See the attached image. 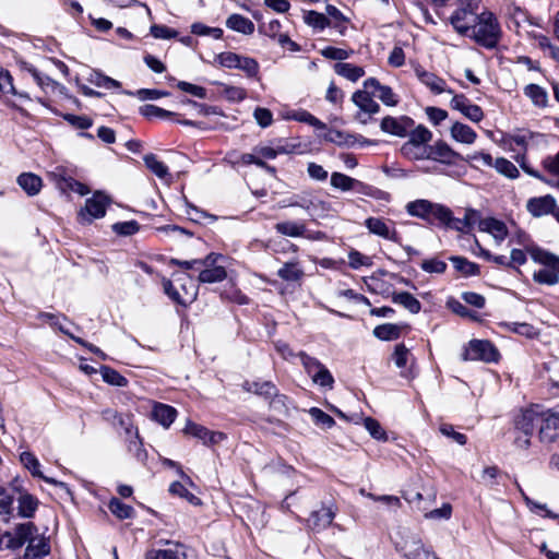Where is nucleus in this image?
Returning <instances> with one entry per match:
<instances>
[{
  "label": "nucleus",
  "instance_id": "obj_1",
  "mask_svg": "<svg viewBox=\"0 0 559 559\" xmlns=\"http://www.w3.org/2000/svg\"><path fill=\"white\" fill-rule=\"evenodd\" d=\"M500 34V27L493 14L483 11L468 36L480 46L492 49L498 45Z\"/></svg>",
  "mask_w": 559,
  "mask_h": 559
},
{
  "label": "nucleus",
  "instance_id": "obj_2",
  "mask_svg": "<svg viewBox=\"0 0 559 559\" xmlns=\"http://www.w3.org/2000/svg\"><path fill=\"white\" fill-rule=\"evenodd\" d=\"M532 260L542 265V269L534 272V282L554 286L559 283V257L545 249H535L532 251Z\"/></svg>",
  "mask_w": 559,
  "mask_h": 559
},
{
  "label": "nucleus",
  "instance_id": "obj_3",
  "mask_svg": "<svg viewBox=\"0 0 559 559\" xmlns=\"http://www.w3.org/2000/svg\"><path fill=\"white\" fill-rule=\"evenodd\" d=\"M406 211L411 216L421 218L430 224L438 222L442 225L443 222L450 219V209L448 206L425 199L408 202Z\"/></svg>",
  "mask_w": 559,
  "mask_h": 559
},
{
  "label": "nucleus",
  "instance_id": "obj_4",
  "mask_svg": "<svg viewBox=\"0 0 559 559\" xmlns=\"http://www.w3.org/2000/svg\"><path fill=\"white\" fill-rule=\"evenodd\" d=\"M176 281L182 282L181 292L174 286L170 280L163 278V288L165 294L180 305L191 304L198 295V289L193 280L186 274H178Z\"/></svg>",
  "mask_w": 559,
  "mask_h": 559
},
{
  "label": "nucleus",
  "instance_id": "obj_5",
  "mask_svg": "<svg viewBox=\"0 0 559 559\" xmlns=\"http://www.w3.org/2000/svg\"><path fill=\"white\" fill-rule=\"evenodd\" d=\"M145 559H193L191 551L182 544L171 540H159L148 549Z\"/></svg>",
  "mask_w": 559,
  "mask_h": 559
},
{
  "label": "nucleus",
  "instance_id": "obj_6",
  "mask_svg": "<svg viewBox=\"0 0 559 559\" xmlns=\"http://www.w3.org/2000/svg\"><path fill=\"white\" fill-rule=\"evenodd\" d=\"M462 360H484L486 362L497 361L499 353L489 341L474 340L468 343L461 355Z\"/></svg>",
  "mask_w": 559,
  "mask_h": 559
},
{
  "label": "nucleus",
  "instance_id": "obj_7",
  "mask_svg": "<svg viewBox=\"0 0 559 559\" xmlns=\"http://www.w3.org/2000/svg\"><path fill=\"white\" fill-rule=\"evenodd\" d=\"M539 408L531 407L523 411L515 419V428L524 433V438L518 437L515 442L521 448H526L530 444V437L533 435L535 428L540 424Z\"/></svg>",
  "mask_w": 559,
  "mask_h": 559
},
{
  "label": "nucleus",
  "instance_id": "obj_8",
  "mask_svg": "<svg viewBox=\"0 0 559 559\" xmlns=\"http://www.w3.org/2000/svg\"><path fill=\"white\" fill-rule=\"evenodd\" d=\"M108 205L109 200L105 194L100 192L95 193L85 201L84 207L79 213V222L81 224H91L94 219L104 217Z\"/></svg>",
  "mask_w": 559,
  "mask_h": 559
},
{
  "label": "nucleus",
  "instance_id": "obj_9",
  "mask_svg": "<svg viewBox=\"0 0 559 559\" xmlns=\"http://www.w3.org/2000/svg\"><path fill=\"white\" fill-rule=\"evenodd\" d=\"M373 97L371 88L359 90L352 95L353 103L360 110L357 114L356 119L364 124L368 123L372 115L380 111V106L374 102Z\"/></svg>",
  "mask_w": 559,
  "mask_h": 559
},
{
  "label": "nucleus",
  "instance_id": "obj_10",
  "mask_svg": "<svg viewBox=\"0 0 559 559\" xmlns=\"http://www.w3.org/2000/svg\"><path fill=\"white\" fill-rule=\"evenodd\" d=\"M539 438L551 442L559 437V405L547 411H539Z\"/></svg>",
  "mask_w": 559,
  "mask_h": 559
},
{
  "label": "nucleus",
  "instance_id": "obj_11",
  "mask_svg": "<svg viewBox=\"0 0 559 559\" xmlns=\"http://www.w3.org/2000/svg\"><path fill=\"white\" fill-rule=\"evenodd\" d=\"M478 16L477 11L460 7L450 16V23L460 35L468 36Z\"/></svg>",
  "mask_w": 559,
  "mask_h": 559
},
{
  "label": "nucleus",
  "instance_id": "obj_12",
  "mask_svg": "<svg viewBox=\"0 0 559 559\" xmlns=\"http://www.w3.org/2000/svg\"><path fill=\"white\" fill-rule=\"evenodd\" d=\"M415 122L407 116L392 117L386 116L381 120L380 128L383 132L404 138L409 130L414 128Z\"/></svg>",
  "mask_w": 559,
  "mask_h": 559
},
{
  "label": "nucleus",
  "instance_id": "obj_13",
  "mask_svg": "<svg viewBox=\"0 0 559 559\" xmlns=\"http://www.w3.org/2000/svg\"><path fill=\"white\" fill-rule=\"evenodd\" d=\"M526 210L534 217L551 214L556 218V213L559 212L555 198L549 194L530 199Z\"/></svg>",
  "mask_w": 559,
  "mask_h": 559
},
{
  "label": "nucleus",
  "instance_id": "obj_14",
  "mask_svg": "<svg viewBox=\"0 0 559 559\" xmlns=\"http://www.w3.org/2000/svg\"><path fill=\"white\" fill-rule=\"evenodd\" d=\"M450 106L473 122H479L484 118L483 109L478 105L473 104L464 94H454Z\"/></svg>",
  "mask_w": 559,
  "mask_h": 559
},
{
  "label": "nucleus",
  "instance_id": "obj_15",
  "mask_svg": "<svg viewBox=\"0 0 559 559\" xmlns=\"http://www.w3.org/2000/svg\"><path fill=\"white\" fill-rule=\"evenodd\" d=\"M183 432L186 435L198 438L205 445L217 444L226 438L225 433L223 432L209 430L206 427L190 420L186 424Z\"/></svg>",
  "mask_w": 559,
  "mask_h": 559
},
{
  "label": "nucleus",
  "instance_id": "obj_16",
  "mask_svg": "<svg viewBox=\"0 0 559 559\" xmlns=\"http://www.w3.org/2000/svg\"><path fill=\"white\" fill-rule=\"evenodd\" d=\"M429 159L452 165L456 159H463V157L444 141H437L429 145Z\"/></svg>",
  "mask_w": 559,
  "mask_h": 559
},
{
  "label": "nucleus",
  "instance_id": "obj_17",
  "mask_svg": "<svg viewBox=\"0 0 559 559\" xmlns=\"http://www.w3.org/2000/svg\"><path fill=\"white\" fill-rule=\"evenodd\" d=\"M365 88H371V94L384 105L393 107L399 103L397 95L388 85H382L377 79L370 78L364 82Z\"/></svg>",
  "mask_w": 559,
  "mask_h": 559
},
{
  "label": "nucleus",
  "instance_id": "obj_18",
  "mask_svg": "<svg viewBox=\"0 0 559 559\" xmlns=\"http://www.w3.org/2000/svg\"><path fill=\"white\" fill-rule=\"evenodd\" d=\"M365 226L369 233L382 237L388 240L396 241L397 233L393 227L391 221H385L380 217H368L365 221Z\"/></svg>",
  "mask_w": 559,
  "mask_h": 559
},
{
  "label": "nucleus",
  "instance_id": "obj_19",
  "mask_svg": "<svg viewBox=\"0 0 559 559\" xmlns=\"http://www.w3.org/2000/svg\"><path fill=\"white\" fill-rule=\"evenodd\" d=\"M330 183L333 188L341 191L357 190L360 193L370 194L368 186L342 173H332Z\"/></svg>",
  "mask_w": 559,
  "mask_h": 559
},
{
  "label": "nucleus",
  "instance_id": "obj_20",
  "mask_svg": "<svg viewBox=\"0 0 559 559\" xmlns=\"http://www.w3.org/2000/svg\"><path fill=\"white\" fill-rule=\"evenodd\" d=\"M274 228L278 234L293 238L307 237L309 239H321L323 237V234L321 231H317L313 235H306V225L299 222H280L275 224Z\"/></svg>",
  "mask_w": 559,
  "mask_h": 559
},
{
  "label": "nucleus",
  "instance_id": "obj_21",
  "mask_svg": "<svg viewBox=\"0 0 559 559\" xmlns=\"http://www.w3.org/2000/svg\"><path fill=\"white\" fill-rule=\"evenodd\" d=\"M479 230L491 235L498 245L510 235L506 223L493 217H486L479 222Z\"/></svg>",
  "mask_w": 559,
  "mask_h": 559
},
{
  "label": "nucleus",
  "instance_id": "obj_22",
  "mask_svg": "<svg viewBox=\"0 0 559 559\" xmlns=\"http://www.w3.org/2000/svg\"><path fill=\"white\" fill-rule=\"evenodd\" d=\"M289 206H298L304 209L309 215H321L333 211L332 205L319 198H300L299 201H294L288 204Z\"/></svg>",
  "mask_w": 559,
  "mask_h": 559
},
{
  "label": "nucleus",
  "instance_id": "obj_23",
  "mask_svg": "<svg viewBox=\"0 0 559 559\" xmlns=\"http://www.w3.org/2000/svg\"><path fill=\"white\" fill-rule=\"evenodd\" d=\"M416 76L418 80L427 86L432 93L435 94H441V93H449L453 94L452 90L447 88L445 81L436 75L435 73L428 72L424 69H416Z\"/></svg>",
  "mask_w": 559,
  "mask_h": 559
},
{
  "label": "nucleus",
  "instance_id": "obj_24",
  "mask_svg": "<svg viewBox=\"0 0 559 559\" xmlns=\"http://www.w3.org/2000/svg\"><path fill=\"white\" fill-rule=\"evenodd\" d=\"M402 550L408 559H428L430 551L426 549L421 539L415 535H409L403 543Z\"/></svg>",
  "mask_w": 559,
  "mask_h": 559
},
{
  "label": "nucleus",
  "instance_id": "obj_25",
  "mask_svg": "<svg viewBox=\"0 0 559 559\" xmlns=\"http://www.w3.org/2000/svg\"><path fill=\"white\" fill-rule=\"evenodd\" d=\"M218 255L213 253L212 261L209 265H202L199 274V281L201 283H217L222 282L226 278L227 273L225 267L223 266H213V264L217 261Z\"/></svg>",
  "mask_w": 559,
  "mask_h": 559
},
{
  "label": "nucleus",
  "instance_id": "obj_26",
  "mask_svg": "<svg viewBox=\"0 0 559 559\" xmlns=\"http://www.w3.org/2000/svg\"><path fill=\"white\" fill-rule=\"evenodd\" d=\"M334 518L335 512L331 508L322 507L320 510L311 512L308 525L311 530L321 531L329 527Z\"/></svg>",
  "mask_w": 559,
  "mask_h": 559
},
{
  "label": "nucleus",
  "instance_id": "obj_27",
  "mask_svg": "<svg viewBox=\"0 0 559 559\" xmlns=\"http://www.w3.org/2000/svg\"><path fill=\"white\" fill-rule=\"evenodd\" d=\"M22 464L32 473L33 476L39 477L48 484L56 486H64L63 483L58 481L53 478L44 476L40 472V464L36 456L31 452H22L20 455Z\"/></svg>",
  "mask_w": 559,
  "mask_h": 559
},
{
  "label": "nucleus",
  "instance_id": "obj_28",
  "mask_svg": "<svg viewBox=\"0 0 559 559\" xmlns=\"http://www.w3.org/2000/svg\"><path fill=\"white\" fill-rule=\"evenodd\" d=\"M451 138L463 144H473L477 139V133L467 124L454 122L450 128Z\"/></svg>",
  "mask_w": 559,
  "mask_h": 559
},
{
  "label": "nucleus",
  "instance_id": "obj_29",
  "mask_svg": "<svg viewBox=\"0 0 559 559\" xmlns=\"http://www.w3.org/2000/svg\"><path fill=\"white\" fill-rule=\"evenodd\" d=\"M152 416L164 428H168L174 423L177 411L169 405L157 403L153 408Z\"/></svg>",
  "mask_w": 559,
  "mask_h": 559
},
{
  "label": "nucleus",
  "instance_id": "obj_30",
  "mask_svg": "<svg viewBox=\"0 0 559 559\" xmlns=\"http://www.w3.org/2000/svg\"><path fill=\"white\" fill-rule=\"evenodd\" d=\"M17 183L28 195L38 194L43 187L41 178L32 173L21 174L17 177Z\"/></svg>",
  "mask_w": 559,
  "mask_h": 559
},
{
  "label": "nucleus",
  "instance_id": "obj_31",
  "mask_svg": "<svg viewBox=\"0 0 559 559\" xmlns=\"http://www.w3.org/2000/svg\"><path fill=\"white\" fill-rule=\"evenodd\" d=\"M226 26L235 32L251 35L254 32V24L248 17L240 14H231L226 20Z\"/></svg>",
  "mask_w": 559,
  "mask_h": 559
},
{
  "label": "nucleus",
  "instance_id": "obj_32",
  "mask_svg": "<svg viewBox=\"0 0 559 559\" xmlns=\"http://www.w3.org/2000/svg\"><path fill=\"white\" fill-rule=\"evenodd\" d=\"M242 388L266 399L276 395L277 392L276 386L270 381H246Z\"/></svg>",
  "mask_w": 559,
  "mask_h": 559
},
{
  "label": "nucleus",
  "instance_id": "obj_33",
  "mask_svg": "<svg viewBox=\"0 0 559 559\" xmlns=\"http://www.w3.org/2000/svg\"><path fill=\"white\" fill-rule=\"evenodd\" d=\"M401 152L411 160L429 159V145L405 142L401 147Z\"/></svg>",
  "mask_w": 559,
  "mask_h": 559
},
{
  "label": "nucleus",
  "instance_id": "obj_34",
  "mask_svg": "<svg viewBox=\"0 0 559 559\" xmlns=\"http://www.w3.org/2000/svg\"><path fill=\"white\" fill-rule=\"evenodd\" d=\"M334 71L338 75H341L352 82H356L365 75L364 68L352 64V63H346V62L336 63L334 66Z\"/></svg>",
  "mask_w": 559,
  "mask_h": 559
},
{
  "label": "nucleus",
  "instance_id": "obj_35",
  "mask_svg": "<svg viewBox=\"0 0 559 559\" xmlns=\"http://www.w3.org/2000/svg\"><path fill=\"white\" fill-rule=\"evenodd\" d=\"M392 300L394 304L401 305L412 313H418L421 309L419 300L407 292L394 293Z\"/></svg>",
  "mask_w": 559,
  "mask_h": 559
},
{
  "label": "nucleus",
  "instance_id": "obj_36",
  "mask_svg": "<svg viewBox=\"0 0 559 559\" xmlns=\"http://www.w3.org/2000/svg\"><path fill=\"white\" fill-rule=\"evenodd\" d=\"M509 236H510V239H509L510 245L515 243V245L520 246L531 257H532L533 250L542 249L540 247H538L537 245L534 243V241L532 240L530 235L527 233H525L524 230L519 229L515 233H510Z\"/></svg>",
  "mask_w": 559,
  "mask_h": 559
},
{
  "label": "nucleus",
  "instance_id": "obj_37",
  "mask_svg": "<svg viewBox=\"0 0 559 559\" xmlns=\"http://www.w3.org/2000/svg\"><path fill=\"white\" fill-rule=\"evenodd\" d=\"M402 328L393 323H384L374 328L373 335L381 341H393L400 337Z\"/></svg>",
  "mask_w": 559,
  "mask_h": 559
},
{
  "label": "nucleus",
  "instance_id": "obj_38",
  "mask_svg": "<svg viewBox=\"0 0 559 559\" xmlns=\"http://www.w3.org/2000/svg\"><path fill=\"white\" fill-rule=\"evenodd\" d=\"M278 277L286 282H297L304 276L302 269L297 262H286L278 271Z\"/></svg>",
  "mask_w": 559,
  "mask_h": 559
},
{
  "label": "nucleus",
  "instance_id": "obj_39",
  "mask_svg": "<svg viewBox=\"0 0 559 559\" xmlns=\"http://www.w3.org/2000/svg\"><path fill=\"white\" fill-rule=\"evenodd\" d=\"M287 119H293L299 122L308 123L317 129L323 130L325 129V123L314 117L312 114L305 109L293 110L286 117Z\"/></svg>",
  "mask_w": 559,
  "mask_h": 559
},
{
  "label": "nucleus",
  "instance_id": "obj_40",
  "mask_svg": "<svg viewBox=\"0 0 559 559\" xmlns=\"http://www.w3.org/2000/svg\"><path fill=\"white\" fill-rule=\"evenodd\" d=\"M19 502V514L23 518H31L33 516L38 501L36 498H34L29 493H21L17 498Z\"/></svg>",
  "mask_w": 559,
  "mask_h": 559
},
{
  "label": "nucleus",
  "instance_id": "obj_41",
  "mask_svg": "<svg viewBox=\"0 0 559 559\" xmlns=\"http://www.w3.org/2000/svg\"><path fill=\"white\" fill-rule=\"evenodd\" d=\"M409 139L406 141L407 143L421 144V145H430L429 142L432 139V133L425 126L419 124L416 128H412L408 134Z\"/></svg>",
  "mask_w": 559,
  "mask_h": 559
},
{
  "label": "nucleus",
  "instance_id": "obj_42",
  "mask_svg": "<svg viewBox=\"0 0 559 559\" xmlns=\"http://www.w3.org/2000/svg\"><path fill=\"white\" fill-rule=\"evenodd\" d=\"M449 260L453 263L456 271L466 276L477 275L479 273V266L468 261L466 258L452 255Z\"/></svg>",
  "mask_w": 559,
  "mask_h": 559
},
{
  "label": "nucleus",
  "instance_id": "obj_43",
  "mask_svg": "<svg viewBox=\"0 0 559 559\" xmlns=\"http://www.w3.org/2000/svg\"><path fill=\"white\" fill-rule=\"evenodd\" d=\"M49 177L55 180L58 185L61 183L62 181L66 182V186L73 189V190H76L79 191L81 194H84L85 192L83 191V188L84 186L75 180H73L72 178H67L66 177V169L62 168V167H56L52 171H50L49 174Z\"/></svg>",
  "mask_w": 559,
  "mask_h": 559
},
{
  "label": "nucleus",
  "instance_id": "obj_44",
  "mask_svg": "<svg viewBox=\"0 0 559 559\" xmlns=\"http://www.w3.org/2000/svg\"><path fill=\"white\" fill-rule=\"evenodd\" d=\"M129 437H130L128 440L129 452L132 453L139 462L144 463L146 461L147 453L143 449V443L139 437L138 430H134V433L130 435Z\"/></svg>",
  "mask_w": 559,
  "mask_h": 559
},
{
  "label": "nucleus",
  "instance_id": "obj_45",
  "mask_svg": "<svg viewBox=\"0 0 559 559\" xmlns=\"http://www.w3.org/2000/svg\"><path fill=\"white\" fill-rule=\"evenodd\" d=\"M297 356L300 358L301 365L307 374L311 378V380H313V378H316V374H318L324 367V365L320 362L317 358L311 357L304 352H300Z\"/></svg>",
  "mask_w": 559,
  "mask_h": 559
},
{
  "label": "nucleus",
  "instance_id": "obj_46",
  "mask_svg": "<svg viewBox=\"0 0 559 559\" xmlns=\"http://www.w3.org/2000/svg\"><path fill=\"white\" fill-rule=\"evenodd\" d=\"M146 167L154 173L158 178L165 179L168 176V167L160 162L154 154L144 156Z\"/></svg>",
  "mask_w": 559,
  "mask_h": 559
},
{
  "label": "nucleus",
  "instance_id": "obj_47",
  "mask_svg": "<svg viewBox=\"0 0 559 559\" xmlns=\"http://www.w3.org/2000/svg\"><path fill=\"white\" fill-rule=\"evenodd\" d=\"M0 94L15 95L20 97H27L25 94L17 93L13 85V78L8 70L0 68Z\"/></svg>",
  "mask_w": 559,
  "mask_h": 559
},
{
  "label": "nucleus",
  "instance_id": "obj_48",
  "mask_svg": "<svg viewBox=\"0 0 559 559\" xmlns=\"http://www.w3.org/2000/svg\"><path fill=\"white\" fill-rule=\"evenodd\" d=\"M110 512L117 518L124 520L133 516L134 510L131 506L121 502L118 498H112L108 506Z\"/></svg>",
  "mask_w": 559,
  "mask_h": 559
},
{
  "label": "nucleus",
  "instance_id": "obj_49",
  "mask_svg": "<svg viewBox=\"0 0 559 559\" xmlns=\"http://www.w3.org/2000/svg\"><path fill=\"white\" fill-rule=\"evenodd\" d=\"M492 167L499 174H501L508 178L514 179L519 176V170L515 167V165L512 162H510L503 157H499V158L495 159Z\"/></svg>",
  "mask_w": 559,
  "mask_h": 559
},
{
  "label": "nucleus",
  "instance_id": "obj_50",
  "mask_svg": "<svg viewBox=\"0 0 559 559\" xmlns=\"http://www.w3.org/2000/svg\"><path fill=\"white\" fill-rule=\"evenodd\" d=\"M305 22L314 28L324 29L330 25L329 19L325 14L319 13L317 11H307L305 13Z\"/></svg>",
  "mask_w": 559,
  "mask_h": 559
},
{
  "label": "nucleus",
  "instance_id": "obj_51",
  "mask_svg": "<svg viewBox=\"0 0 559 559\" xmlns=\"http://www.w3.org/2000/svg\"><path fill=\"white\" fill-rule=\"evenodd\" d=\"M525 95L537 106L547 104V93L536 84H530L525 87Z\"/></svg>",
  "mask_w": 559,
  "mask_h": 559
},
{
  "label": "nucleus",
  "instance_id": "obj_52",
  "mask_svg": "<svg viewBox=\"0 0 559 559\" xmlns=\"http://www.w3.org/2000/svg\"><path fill=\"white\" fill-rule=\"evenodd\" d=\"M237 69L243 71L249 78H255L260 67L255 59L240 56Z\"/></svg>",
  "mask_w": 559,
  "mask_h": 559
},
{
  "label": "nucleus",
  "instance_id": "obj_53",
  "mask_svg": "<svg viewBox=\"0 0 559 559\" xmlns=\"http://www.w3.org/2000/svg\"><path fill=\"white\" fill-rule=\"evenodd\" d=\"M169 492L186 499L192 504H198L200 502L199 499L193 493H191L186 485L181 481L171 483L169 486Z\"/></svg>",
  "mask_w": 559,
  "mask_h": 559
},
{
  "label": "nucleus",
  "instance_id": "obj_54",
  "mask_svg": "<svg viewBox=\"0 0 559 559\" xmlns=\"http://www.w3.org/2000/svg\"><path fill=\"white\" fill-rule=\"evenodd\" d=\"M102 376L108 384L116 386H126L128 384V380L122 374L109 367L103 368Z\"/></svg>",
  "mask_w": 559,
  "mask_h": 559
},
{
  "label": "nucleus",
  "instance_id": "obj_55",
  "mask_svg": "<svg viewBox=\"0 0 559 559\" xmlns=\"http://www.w3.org/2000/svg\"><path fill=\"white\" fill-rule=\"evenodd\" d=\"M91 82L98 87H104L107 90L120 88L121 83L115 79H111L107 75H104L99 72H95L92 74Z\"/></svg>",
  "mask_w": 559,
  "mask_h": 559
},
{
  "label": "nucleus",
  "instance_id": "obj_56",
  "mask_svg": "<svg viewBox=\"0 0 559 559\" xmlns=\"http://www.w3.org/2000/svg\"><path fill=\"white\" fill-rule=\"evenodd\" d=\"M140 114L146 118H168L174 115V112L157 107L155 105H144L140 107Z\"/></svg>",
  "mask_w": 559,
  "mask_h": 559
},
{
  "label": "nucleus",
  "instance_id": "obj_57",
  "mask_svg": "<svg viewBox=\"0 0 559 559\" xmlns=\"http://www.w3.org/2000/svg\"><path fill=\"white\" fill-rule=\"evenodd\" d=\"M191 32L199 36H212L216 39H219L223 36V29L218 27H210L202 23H193L191 25Z\"/></svg>",
  "mask_w": 559,
  "mask_h": 559
},
{
  "label": "nucleus",
  "instance_id": "obj_58",
  "mask_svg": "<svg viewBox=\"0 0 559 559\" xmlns=\"http://www.w3.org/2000/svg\"><path fill=\"white\" fill-rule=\"evenodd\" d=\"M364 426L367 429V431L371 435L372 438H374L377 440H382V441L386 440L385 431L383 430V428L381 427L379 421H377L376 419H373L371 417H367L364 420Z\"/></svg>",
  "mask_w": 559,
  "mask_h": 559
},
{
  "label": "nucleus",
  "instance_id": "obj_59",
  "mask_svg": "<svg viewBox=\"0 0 559 559\" xmlns=\"http://www.w3.org/2000/svg\"><path fill=\"white\" fill-rule=\"evenodd\" d=\"M352 52H353V50H346L343 48H337V47H332V46L325 47V48L321 49V51H320V53L324 58L331 59V60H337V61L347 59Z\"/></svg>",
  "mask_w": 559,
  "mask_h": 559
},
{
  "label": "nucleus",
  "instance_id": "obj_60",
  "mask_svg": "<svg viewBox=\"0 0 559 559\" xmlns=\"http://www.w3.org/2000/svg\"><path fill=\"white\" fill-rule=\"evenodd\" d=\"M309 414L312 417V419L314 420V423L317 425L322 426L323 428L329 429V428L333 427L335 424L334 419L330 415H328L326 413L321 411L320 408L312 407V408H310Z\"/></svg>",
  "mask_w": 559,
  "mask_h": 559
},
{
  "label": "nucleus",
  "instance_id": "obj_61",
  "mask_svg": "<svg viewBox=\"0 0 559 559\" xmlns=\"http://www.w3.org/2000/svg\"><path fill=\"white\" fill-rule=\"evenodd\" d=\"M526 253L527 252L523 248H512L508 261L510 269L520 272L519 267L524 265L527 261Z\"/></svg>",
  "mask_w": 559,
  "mask_h": 559
},
{
  "label": "nucleus",
  "instance_id": "obj_62",
  "mask_svg": "<svg viewBox=\"0 0 559 559\" xmlns=\"http://www.w3.org/2000/svg\"><path fill=\"white\" fill-rule=\"evenodd\" d=\"M423 271L427 273L442 274L447 270V263L437 258L424 260L420 264Z\"/></svg>",
  "mask_w": 559,
  "mask_h": 559
},
{
  "label": "nucleus",
  "instance_id": "obj_63",
  "mask_svg": "<svg viewBox=\"0 0 559 559\" xmlns=\"http://www.w3.org/2000/svg\"><path fill=\"white\" fill-rule=\"evenodd\" d=\"M112 230L121 236H131L139 230V224L135 221L119 222L112 225Z\"/></svg>",
  "mask_w": 559,
  "mask_h": 559
},
{
  "label": "nucleus",
  "instance_id": "obj_64",
  "mask_svg": "<svg viewBox=\"0 0 559 559\" xmlns=\"http://www.w3.org/2000/svg\"><path fill=\"white\" fill-rule=\"evenodd\" d=\"M240 55L231 51L222 52L216 57L217 62L221 67L227 69H237Z\"/></svg>",
  "mask_w": 559,
  "mask_h": 559
}]
</instances>
